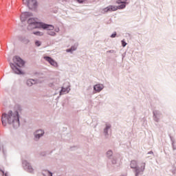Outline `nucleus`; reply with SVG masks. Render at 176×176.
Segmentation results:
<instances>
[{"instance_id":"nucleus-1","label":"nucleus","mask_w":176,"mask_h":176,"mask_svg":"<svg viewBox=\"0 0 176 176\" xmlns=\"http://www.w3.org/2000/svg\"><path fill=\"white\" fill-rule=\"evenodd\" d=\"M1 122L3 123V126H6V124H12V123H16V124H20V122L19 120V112L14 111H9L8 114L4 113L1 117Z\"/></svg>"},{"instance_id":"nucleus-2","label":"nucleus","mask_w":176,"mask_h":176,"mask_svg":"<svg viewBox=\"0 0 176 176\" xmlns=\"http://www.w3.org/2000/svg\"><path fill=\"white\" fill-rule=\"evenodd\" d=\"M28 23L29 24L28 30H34L35 28H43V30H47V31H53L54 30V26L38 22V19H28Z\"/></svg>"},{"instance_id":"nucleus-3","label":"nucleus","mask_w":176,"mask_h":176,"mask_svg":"<svg viewBox=\"0 0 176 176\" xmlns=\"http://www.w3.org/2000/svg\"><path fill=\"white\" fill-rule=\"evenodd\" d=\"M12 60L14 63H10V67L12 68L13 73L18 75L23 74L20 68L24 67V61L19 56H14Z\"/></svg>"},{"instance_id":"nucleus-4","label":"nucleus","mask_w":176,"mask_h":176,"mask_svg":"<svg viewBox=\"0 0 176 176\" xmlns=\"http://www.w3.org/2000/svg\"><path fill=\"white\" fill-rule=\"evenodd\" d=\"M126 2H127V0H118L116 3L120 6H109L102 9V12L108 13L109 12H116V10L124 9V8H126Z\"/></svg>"},{"instance_id":"nucleus-5","label":"nucleus","mask_w":176,"mask_h":176,"mask_svg":"<svg viewBox=\"0 0 176 176\" xmlns=\"http://www.w3.org/2000/svg\"><path fill=\"white\" fill-rule=\"evenodd\" d=\"M23 2L28 6L29 9L36 8V0H23Z\"/></svg>"},{"instance_id":"nucleus-6","label":"nucleus","mask_w":176,"mask_h":176,"mask_svg":"<svg viewBox=\"0 0 176 176\" xmlns=\"http://www.w3.org/2000/svg\"><path fill=\"white\" fill-rule=\"evenodd\" d=\"M44 59L45 61H47V63H49L53 67H58L57 62H56L54 60H53V58H52L51 57L45 56Z\"/></svg>"},{"instance_id":"nucleus-7","label":"nucleus","mask_w":176,"mask_h":176,"mask_svg":"<svg viewBox=\"0 0 176 176\" xmlns=\"http://www.w3.org/2000/svg\"><path fill=\"white\" fill-rule=\"evenodd\" d=\"M30 16H32V13L30 12H23L21 15V21H25L27 19V17H30Z\"/></svg>"},{"instance_id":"nucleus-8","label":"nucleus","mask_w":176,"mask_h":176,"mask_svg":"<svg viewBox=\"0 0 176 176\" xmlns=\"http://www.w3.org/2000/svg\"><path fill=\"white\" fill-rule=\"evenodd\" d=\"M102 89H104V85H101V84H98L94 85V89L96 91H98V93H99V91H101V90H102Z\"/></svg>"},{"instance_id":"nucleus-9","label":"nucleus","mask_w":176,"mask_h":176,"mask_svg":"<svg viewBox=\"0 0 176 176\" xmlns=\"http://www.w3.org/2000/svg\"><path fill=\"white\" fill-rule=\"evenodd\" d=\"M44 133L45 132H43V131L42 130L37 131L35 134V138H39L40 137H42Z\"/></svg>"},{"instance_id":"nucleus-10","label":"nucleus","mask_w":176,"mask_h":176,"mask_svg":"<svg viewBox=\"0 0 176 176\" xmlns=\"http://www.w3.org/2000/svg\"><path fill=\"white\" fill-rule=\"evenodd\" d=\"M131 168H135L136 171H138V168L137 167V161L133 160L131 162Z\"/></svg>"},{"instance_id":"nucleus-11","label":"nucleus","mask_w":176,"mask_h":176,"mask_svg":"<svg viewBox=\"0 0 176 176\" xmlns=\"http://www.w3.org/2000/svg\"><path fill=\"white\" fill-rule=\"evenodd\" d=\"M69 91V87H67V88L63 87L61 91H60V96H61L62 94H65V93H68Z\"/></svg>"},{"instance_id":"nucleus-12","label":"nucleus","mask_w":176,"mask_h":176,"mask_svg":"<svg viewBox=\"0 0 176 176\" xmlns=\"http://www.w3.org/2000/svg\"><path fill=\"white\" fill-rule=\"evenodd\" d=\"M28 86H32V85H35V80L32 79H29L27 80Z\"/></svg>"},{"instance_id":"nucleus-13","label":"nucleus","mask_w":176,"mask_h":176,"mask_svg":"<svg viewBox=\"0 0 176 176\" xmlns=\"http://www.w3.org/2000/svg\"><path fill=\"white\" fill-rule=\"evenodd\" d=\"M27 166V168H28V171L29 172V173H34V168H32V166H31V165H30V164H28V165H26Z\"/></svg>"},{"instance_id":"nucleus-14","label":"nucleus","mask_w":176,"mask_h":176,"mask_svg":"<svg viewBox=\"0 0 176 176\" xmlns=\"http://www.w3.org/2000/svg\"><path fill=\"white\" fill-rule=\"evenodd\" d=\"M47 34L50 35L51 36H56V32L53 31H48Z\"/></svg>"},{"instance_id":"nucleus-15","label":"nucleus","mask_w":176,"mask_h":176,"mask_svg":"<svg viewBox=\"0 0 176 176\" xmlns=\"http://www.w3.org/2000/svg\"><path fill=\"white\" fill-rule=\"evenodd\" d=\"M43 175L45 176H53L52 173H50V171H45L43 173Z\"/></svg>"},{"instance_id":"nucleus-16","label":"nucleus","mask_w":176,"mask_h":176,"mask_svg":"<svg viewBox=\"0 0 176 176\" xmlns=\"http://www.w3.org/2000/svg\"><path fill=\"white\" fill-rule=\"evenodd\" d=\"M74 50H76V47H72L70 49H67V50H66V52H74Z\"/></svg>"},{"instance_id":"nucleus-17","label":"nucleus","mask_w":176,"mask_h":176,"mask_svg":"<svg viewBox=\"0 0 176 176\" xmlns=\"http://www.w3.org/2000/svg\"><path fill=\"white\" fill-rule=\"evenodd\" d=\"M111 129V125H109V124L106 125V128L104 129V133H106V134L108 133V129Z\"/></svg>"},{"instance_id":"nucleus-18","label":"nucleus","mask_w":176,"mask_h":176,"mask_svg":"<svg viewBox=\"0 0 176 176\" xmlns=\"http://www.w3.org/2000/svg\"><path fill=\"white\" fill-rule=\"evenodd\" d=\"M34 35H38V36H42L43 35V34L41 32H34Z\"/></svg>"},{"instance_id":"nucleus-19","label":"nucleus","mask_w":176,"mask_h":176,"mask_svg":"<svg viewBox=\"0 0 176 176\" xmlns=\"http://www.w3.org/2000/svg\"><path fill=\"white\" fill-rule=\"evenodd\" d=\"M127 45V43L124 41V40L122 41V45L123 47H126V45Z\"/></svg>"},{"instance_id":"nucleus-20","label":"nucleus","mask_w":176,"mask_h":176,"mask_svg":"<svg viewBox=\"0 0 176 176\" xmlns=\"http://www.w3.org/2000/svg\"><path fill=\"white\" fill-rule=\"evenodd\" d=\"M35 45H36V46H41V41H36V42H35Z\"/></svg>"},{"instance_id":"nucleus-21","label":"nucleus","mask_w":176,"mask_h":176,"mask_svg":"<svg viewBox=\"0 0 176 176\" xmlns=\"http://www.w3.org/2000/svg\"><path fill=\"white\" fill-rule=\"evenodd\" d=\"M141 170H142V171H144V170H145V163L142 164Z\"/></svg>"},{"instance_id":"nucleus-22","label":"nucleus","mask_w":176,"mask_h":176,"mask_svg":"<svg viewBox=\"0 0 176 176\" xmlns=\"http://www.w3.org/2000/svg\"><path fill=\"white\" fill-rule=\"evenodd\" d=\"M107 156H112V151H107Z\"/></svg>"},{"instance_id":"nucleus-23","label":"nucleus","mask_w":176,"mask_h":176,"mask_svg":"<svg viewBox=\"0 0 176 176\" xmlns=\"http://www.w3.org/2000/svg\"><path fill=\"white\" fill-rule=\"evenodd\" d=\"M116 32H114L113 34H111V38H116Z\"/></svg>"},{"instance_id":"nucleus-24","label":"nucleus","mask_w":176,"mask_h":176,"mask_svg":"<svg viewBox=\"0 0 176 176\" xmlns=\"http://www.w3.org/2000/svg\"><path fill=\"white\" fill-rule=\"evenodd\" d=\"M85 2V0H78V3H83Z\"/></svg>"},{"instance_id":"nucleus-25","label":"nucleus","mask_w":176,"mask_h":176,"mask_svg":"<svg viewBox=\"0 0 176 176\" xmlns=\"http://www.w3.org/2000/svg\"><path fill=\"white\" fill-rule=\"evenodd\" d=\"M136 176H138V172L136 173Z\"/></svg>"},{"instance_id":"nucleus-26","label":"nucleus","mask_w":176,"mask_h":176,"mask_svg":"<svg viewBox=\"0 0 176 176\" xmlns=\"http://www.w3.org/2000/svg\"><path fill=\"white\" fill-rule=\"evenodd\" d=\"M5 176H8V173H5Z\"/></svg>"},{"instance_id":"nucleus-27","label":"nucleus","mask_w":176,"mask_h":176,"mask_svg":"<svg viewBox=\"0 0 176 176\" xmlns=\"http://www.w3.org/2000/svg\"><path fill=\"white\" fill-rule=\"evenodd\" d=\"M1 172L3 173V174H4L5 172H3V170H1Z\"/></svg>"},{"instance_id":"nucleus-28","label":"nucleus","mask_w":176,"mask_h":176,"mask_svg":"<svg viewBox=\"0 0 176 176\" xmlns=\"http://www.w3.org/2000/svg\"><path fill=\"white\" fill-rule=\"evenodd\" d=\"M56 32H58V30H56Z\"/></svg>"}]
</instances>
